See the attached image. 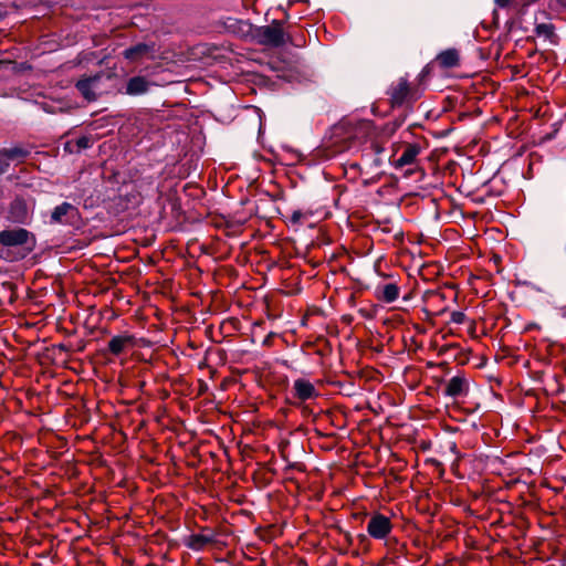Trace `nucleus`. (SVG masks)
Returning <instances> with one entry per match:
<instances>
[{"instance_id": "7ed1b4c3", "label": "nucleus", "mask_w": 566, "mask_h": 566, "mask_svg": "<svg viewBox=\"0 0 566 566\" xmlns=\"http://www.w3.org/2000/svg\"><path fill=\"white\" fill-rule=\"evenodd\" d=\"M469 390V382L464 376L457 375L452 377L446 385L444 394L451 398L465 396Z\"/></svg>"}, {"instance_id": "412c9836", "label": "nucleus", "mask_w": 566, "mask_h": 566, "mask_svg": "<svg viewBox=\"0 0 566 566\" xmlns=\"http://www.w3.org/2000/svg\"><path fill=\"white\" fill-rule=\"evenodd\" d=\"M6 15V11L0 8V20Z\"/></svg>"}, {"instance_id": "20e7f679", "label": "nucleus", "mask_w": 566, "mask_h": 566, "mask_svg": "<svg viewBox=\"0 0 566 566\" xmlns=\"http://www.w3.org/2000/svg\"><path fill=\"white\" fill-rule=\"evenodd\" d=\"M261 41L264 44L279 46L284 42V32L280 25H268L260 30Z\"/></svg>"}, {"instance_id": "f8f14e48", "label": "nucleus", "mask_w": 566, "mask_h": 566, "mask_svg": "<svg viewBox=\"0 0 566 566\" xmlns=\"http://www.w3.org/2000/svg\"><path fill=\"white\" fill-rule=\"evenodd\" d=\"M437 60L443 67H454L459 64V54L457 50L450 49L441 52Z\"/></svg>"}, {"instance_id": "2eb2a0df", "label": "nucleus", "mask_w": 566, "mask_h": 566, "mask_svg": "<svg viewBox=\"0 0 566 566\" xmlns=\"http://www.w3.org/2000/svg\"><path fill=\"white\" fill-rule=\"evenodd\" d=\"M75 146L77 151L86 149L92 146V139L87 136H82L76 139Z\"/></svg>"}, {"instance_id": "1a4fd4ad", "label": "nucleus", "mask_w": 566, "mask_h": 566, "mask_svg": "<svg viewBox=\"0 0 566 566\" xmlns=\"http://www.w3.org/2000/svg\"><path fill=\"white\" fill-rule=\"evenodd\" d=\"M151 83L144 76H134L128 80L126 93L128 95H140L148 92Z\"/></svg>"}, {"instance_id": "9d476101", "label": "nucleus", "mask_w": 566, "mask_h": 566, "mask_svg": "<svg viewBox=\"0 0 566 566\" xmlns=\"http://www.w3.org/2000/svg\"><path fill=\"white\" fill-rule=\"evenodd\" d=\"M420 154V146L417 144H409L406 146L401 156L396 160L395 166L401 168L415 163L417 156Z\"/></svg>"}, {"instance_id": "a211bd4d", "label": "nucleus", "mask_w": 566, "mask_h": 566, "mask_svg": "<svg viewBox=\"0 0 566 566\" xmlns=\"http://www.w3.org/2000/svg\"><path fill=\"white\" fill-rule=\"evenodd\" d=\"M3 155L7 156L8 158H14V157L23 156L24 151L19 148H12V149H6L3 151Z\"/></svg>"}, {"instance_id": "f3484780", "label": "nucleus", "mask_w": 566, "mask_h": 566, "mask_svg": "<svg viewBox=\"0 0 566 566\" xmlns=\"http://www.w3.org/2000/svg\"><path fill=\"white\" fill-rule=\"evenodd\" d=\"M465 321V314L463 312H452L451 313V322L454 324H463Z\"/></svg>"}, {"instance_id": "dca6fc26", "label": "nucleus", "mask_w": 566, "mask_h": 566, "mask_svg": "<svg viewBox=\"0 0 566 566\" xmlns=\"http://www.w3.org/2000/svg\"><path fill=\"white\" fill-rule=\"evenodd\" d=\"M536 31H537L538 34H543V35L548 38V36L553 35L554 29H553L552 24L543 23V24H538L536 27Z\"/></svg>"}, {"instance_id": "ddd939ff", "label": "nucleus", "mask_w": 566, "mask_h": 566, "mask_svg": "<svg viewBox=\"0 0 566 566\" xmlns=\"http://www.w3.org/2000/svg\"><path fill=\"white\" fill-rule=\"evenodd\" d=\"M76 209L69 202H63L62 205L54 208L51 214V222L53 223H62L64 222V217Z\"/></svg>"}, {"instance_id": "423d86ee", "label": "nucleus", "mask_w": 566, "mask_h": 566, "mask_svg": "<svg viewBox=\"0 0 566 566\" xmlns=\"http://www.w3.org/2000/svg\"><path fill=\"white\" fill-rule=\"evenodd\" d=\"M156 52L155 44L138 43L124 51V56L130 61H138L144 56L154 57Z\"/></svg>"}, {"instance_id": "9b49d317", "label": "nucleus", "mask_w": 566, "mask_h": 566, "mask_svg": "<svg viewBox=\"0 0 566 566\" xmlns=\"http://www.w3.org/2000/svg\"><path fill=\"white\" fill-rule=\"evenodd\" d=\"M132 340L133 338L130 336H124V335H118V336H114L109 342H108V350L113 354V355H119L124 352V349L132 344Z\"/></svg>"}, {"instance_id": "aec40b11", "label": "nucleus", "mask_w": 566, "mask_h": 566, "mask_svg": "<svg viewBox=\"0 0 566 566\" xmlns=\"http://www.w3.org/2000/svg\"><path fill=\"white\" fill-rule=\"evenodd\" d=\"M510 2H511V0H495L496 6H499L501 8L507 7Z\"/></svg>"}, {"instance_id": "f257e3e1", "label": "nucleus", "mask_w": 566, "mask_h": 566, "mask_svg": "<svg viewBox=\"0 0 566 566\" xmlns=\"http://www.w3.org/2000/svg\"><path fill=\"white\" fill-rule=\"evenodd\" d=\"M391 530L390 518L379 513L373 515L367 524V533L375 539L386 538Z\"/></svg>"}, {"instance_id": "0eeeda50", "label": "nucleus", "mask_w": 566, "mask_h": 566, "mask_svg": "<svg viewBox=\"0 0 566 566\" xmlns=\"http://www.w3.org/2000/svg\"><path fill=\"white\" fill-rule=\"evenodd\" d=\"M99 76H92L87 78L80 80L76 83L77 90L81 92V94L85 97L87 101H95L97 98V88H98V82Z\"/></svg>"}, {"instance_id": "6e6552de", "label": "nucleus", "mask_w": 566, "mask_h": 566, "mask_svg": "<svg viewBox=\"0 0 566 566\" xmlns=\"http://www.w3.org/2000/svg\"><path fill=\"white\" fill-rule=\"evenodd\" d=\"M375 295L382 302L392 303L399 296V287L395 283L378 285L375 290Z\"/></svg>"}, {"instance_id": "39448f33", "label": "nucleus", "mask_w": 566, "mask_h": 566, "mask_svg": "<svg viewBox=\"0 0 566 566\" xmlns=\"http://www.w3.org/2000/svg\"><path fill=\"white\" fill-rule=\"evenodd\" d=\"M29 232L24 229H12L0 232V243L6 247L21 245L28 241Z\"/></svg>"}, {"instance_id": "6ab92c4d", "label": "nucleus", "mask_w": 566, "mask_h": 566, "mask_svg": "<svg viewBox=\"0 0 566 566\" xmlns=\"http://www.w3.org/2000/svg\"><path fill=\"white\" fill-rule=\"evenodd\" d=\"M301 218H302V212L301 211H294L293 212V214H292V221L293 222H298Z\"/></svg>"}, {"instance_id": "f03ea898", "label": "nucleus", "mask_w": 566, "mask_h": 566, "mask_svg": "<svg viewBox=\"0 0 566 566\" xmlns=\"http://www.w3.org/2000/svg\"><path fill=\"white\" fill-rule=\"evenodd\" d=\"M293 396L300 401H306L318 397V390L315 386L305 378H297L292 387Z\"/></svg>"}, {"instance_id": "4468645a", "label": "nucleus", "mask_w": 566, "mask_h": 566, "mask_svg": "<svg viewBox=\"0 0 566 566\" xmlns=\"http://www.w3.org/2000/svg\"><path fill=\"white\" fill-rule=\"evenodd\" d=\"M213 542L212 534H193L189 538V547L196 551L202 549L206 545Z\"/></svg>"}]
</instances>
